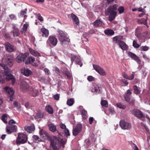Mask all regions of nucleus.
Wrapping results in <instances>:
<instances>
[{
	"label": "nucleus",
	"mask_w": 150,
	"mask_h": 150,
	"mask_svg": "<svg viewBox=\"0 0 150 150\" xmlns=\"http://www.w3.org/2000/svg\"><path fill=\"white\" fill-rule=\"evenodd\" d=\"M49 129L50 131L54 132L56 130V126L53 124H50L48 125Z\"/></svg>",
	"instance_id": "nucleus-28"
},
{
	"label": "nucleus",
	"mask_w": 150,
	"mask_h": 150,
	"mask_svg": "<svg viewBox=\"0 0 150 150\" xmlns=\"http://www.w3.org/2000/svg\"><path fill=\"white\" fill-rule=\"evenodd\" d=\"M40 136L44 139H46L49 137V134L45 130L42 129L40 132Z\"/></svg>",
	"instance_id": "nucleus-25"
},
{
	"label": "nucleus",
	"mask_w": 150,
	"mask_h": 150,
	"mask_svg": "<svg viewBox=\"0 0 150 150\" xmlns=\"http://www.w3.org/2000/svg\"><path fill=\"white\" fill-rule=\"evenodd\" d=\"M122 75L124 78L128 79L129 76L127 73L124 72L122 74Z\"/></svg>",
	"instance_id": "nucleus-54"
},
{
	"label": "nucleus",
	"mask_w": 150,
	"mask_h": 150,
	"mask_svg": "<svg viewBox=\"0 0 150 150\" xmlns=\"http://www.w3.org/2000/svg\"><path fill=\"white\" fill-rule=\"evenodd\" d=\"M33 141L35 142H37L38 141L40 142L41 141L40 139L38 136L37 135H34L33 137Z\"/></svg>",
	"instance_id": "nucleus-44"
},
{
	"label": "nucleus",
	"mask_w": 150,
	"mask_h": 150,
	"mask_svg": "<svg viewBox=\"0 0 150 150\" xmlns=\"http://www.w3.org/2000/svg\"><path fill=\"white\" fill-rule=\"evenodd\" d=\"M88 80L89 81H92L94 80V78L92 76H89L87 78Z\"/></svg>",
	"instance_id": "nucleus-53"
},
{
	"label": "nucleus",
	"mask_w": 150,
	"mask_h": 150,
	"mask_svg": "<svg viewBox=\"0 0 150 150\" xmlns=\"http://www.w3.org/2000/svg\"><path fill=\"white\" fill-rule=\"evenodd\" d=\"M133 90L134 93L136 95H138L140 93V91L138 88L136 86H133Z\"/></svg>",
	"instance_id": "nucleus-36"
},
{
	"label": "nucleus",
	"mask_w": 150,
	"mask_h": 150,
	"mask_svg": "<svg viewBox=\"0 0 150 150\" xmlns=\"http://www.w3.org/2000/svg\"><path fill=\"white\" fill-rule=\"evenodd\" d=\"M128 54L129 57L136 61L138 64H140L141 61L139 58L136 54L130 52H129Z\"/></svg>",
	"instance_id": "nucleus-16"
},
{
	"label": "nucleus",
	"mask_w": 150,
	"mask_h": 150,
	"mask_svg": "<svg viewBox=\"0 0 150 150\" xmlns=\"http://www.w3.org/2000/svg\"><path fill=\"white\" fill-rule=\"evenodd\" d=\"M134 75L133 74H132L131 75L128 77V79L129 80H132L134 79Z\"/></svg>",
	"instance_id": "nucleus-63"
},
{
	"label": "nucleus",
	"mask_w": 150,
	"mask_h": 150,
	"mask_svg": "<svg viewBox=\"0 0 150 150\" xmlns=\"http://www.w3.org/2000/svg\"><path fill=\"white\" fill-rule=\"evenodd\" d=\"M48 40L50 43L52 45L54 46L57 45V40L56 37L53 36H50Z\"/></svg>",
	"instance_id": "nucleus-21"
},
{
	"label": "nucleus",
	"mask_w": 150,
	"mask_h": 150,
	"mask_svg": "<svg viewBox=\"0 0 150 150\" xmlns=\"http://www.w3.org/2000/svg\"><path fill=\"white\" fill-rule=\"evenodd\" d=\"M116 105L117 107L121 109H124L126 108V106L120 103H117Z\"/></svg>",
	"instance_id": "nucleus-40"
},
{
	"label": "nucleus",
	"mask_w": 150,
	"mask_h": 150,
	"mask_svg": "<svg viewBox=\"0 0 150 150\" xmlns=\"http://www.w3.org/2000/svg\"><path fill=\"white\" fill-rule=\"evenodd\" d=\"M38 93V91L37 89H33L32 92V96L33 97H35L37 95Z\"/></svg>",
	"instance_id": "nucleus-45"
},
{
	"label": "nucleus",
	"mask_w": 150,
	"mask_h": 150,
	"mask_svg": "<svg viewBox=\"0 0 150 150\" xmlns=\"http://www.w3.org/2000/svg\"><path fill=\"white\" fill-rule=\"evenodd\" d=\"M65 74L68 78L69 79H70L71 77V74L70 72L69 71H67L65 73Z\"/></svg>",
	"instance_id": "nucleus-49"
},
{
	"label": "nucleus",
	"mask_w": 150,
	"mask_h": 150,
	"mask_svg": "<svg viewBox=\"0 0 150 150\" xmlns=\"http://www.w3.org/2000/svg\"><path fill=\"white\" fill-rule=\"evenodd\" d=\"M101 104L102 106L105 107H107L108 105V103L107 101L104 100H102L101 101Z\"/></svg>",
	"instance_id": "nucleus-41"
},
{
	"label": "nucleus",
	"mask_w": 150,
	"mask_h": 150,
	"mask_svg": "<svg viewBox=\"0 0 150 150\" xmlns=\"http://www.w3.org/2000/svg\"><path fill=\"white\" fill-rule=\"evenodd\" d=\"M71 60L72 64L73 62L75 61V63L80 65V67L82 65V64L81 63L79 58L75 55L71 54Z\"/></svg>",
	"instance_id": "nucleus-10"
},
{
	"label": "nucleus",
	"mask_w": 150,
	"mask_h": 150,
	"mask_svg": "<svg viewBox=\"0 0 150 150\" xmlns=\"http://www.w3.org/2000/svg\"><path fill=\"white\" fill-rule=\"evenodd\" d=\"M122 38L120 36H116L113 38V42L117 44L123 50H126L128 48L127 46L122 40Z\"/></svg>",
	"instance_id": "nucleus-4"
},
{
	"label": "nucleus",
	"mask_w": 150,
	"mask_h": 150,
	"mask_svg": "<svg viewBox=\"0 0 150 150\" xmlns=\"http://www.w3.org/2000/svg\"><path fill=\"white\" fill-rule=\"evenodd\" d=\"M12 25L13 30L11 32L13 34V36L14 37H17L20 34L19 30L18 28L15 26V24H13Z\"/></svg>",
	"instance_id": "nucleus-19"
},
{
	"label": "nucleus",
	"mask_w": 150,
	"mask_h": 150,
	"mask_svg": "<svg viewBox=\"0 0 150 150\" xmlns=\"http://www.w3.org/2000/svg\"><path fill=\"white\" fill-rule=\"evenodd\" d=\"M26 13V10L22 11L21 12V14L20 15V17H24V19H25L27 17V16L25 14Z\"/></svg>",
	"instance_id": "nucleus-43"
},
{
	"label": "nucleus",
	"mask_w": 150,
	"mask_h": 150,
	"mask_svg": "<svg viewBox=\"0 0 150 150\" xmlns=\"http://www.w3.org/2000/svg\"><path fill=\"white\" fill-rule=\"evenodd\" d=\"M4 46L6 50L8 52H13L14 50L13 47L8 42H6Z\"/></svg>",
	"instance_id": "nucleus-18"
},
{
	"label": "nucleus",
	"mask_w": 150,
	"mask_h": 150,
	"mask_svg": "<svg viewBox=\"0 0 150 150\" xmlns=\"http://www.w3.org/2000/svg\"><path fill=\"white\" fill-rule=\"evenodd\" d=\"M67 140L65 139H62L60 137H54L51 141V145L54 150H59L61 144L63 148L64 147V144H66Z\"/></svg>",
	"instance_id": "nucleus-1"
},
{
	"label": "nucleus",
	"mask_w": 150,
	"mask_h": 150,
	"mask_svg": "<svg viewBox=\"0 0 150 150\" xmlns=\"http://www.w3.org/2000/svg\"><path fill=\"white\" fill-rule=\"evenodd\" d=\"M71 16L73 23H75L77 25H78L79 24V21L77 16L73 13L71 14Z\"/></svg>",
	"instance_id": "nucleus-26"
},
{
	"label": "nucleus",
	"mask_w": 150,
	"mask_h": 150,
	"mask_svg": "<svg viewBox=\"0 0 150 150\" xmlns=\"http://www.w3.org/2000/svg\"><path fill=\"white\" fill-rule=\"evenodd\" d=\"M125 101L129 103H131L132 104H133L135 102V100H132V101H131L130 96L125 95Z\"/></svg>",
	"instance_id": "nucleus-34"
},
{
	"label": "nucleus",
	"mask_w": 150,
	"mask_h": 150,
	"mask_svg": "<svg viewBox=\"0 0 150 150\" xmlns=\"http://www.w3.org/2000/svg\"><path fill=\"white\" fill-rule=\"evenodd\" d=\"M30 53L33 55L35 56H40V54L38 52L35 51L32 49H30Z\"/></svg>",
	"instance_id": "nucleus-31"
},
{
	"label": "nucleus",
	"mask_w": 150,
	"mask_h": 150,
	"mask_svg": "<svg viewBox=\"0 0 150 150\" xmlns=\"http://www.w3.org/2000/svg\"><path fill=\"white\" fill-rule=\"evenodd\" d=\"M65 134L67 136H69L70 135L69 130L66 128L64 130Z\"/></svg>",
	"instance_id": "nucleus-51"
},
{
	"label": "nucleus",
	"mask_w": 150,
	"mask_h": 150,
	"mask_svg": "<svg viewBox=\"0 0 150 150\" xmlns=\"http://www.w3.org/2000/svg\"><path fill=\"white\" fill-rule=\"evenodd\" d=\"M0 66L4 69V74L6 75L5 78L7 81L10 80H11L12 83L14 84L15 82V80L14 76L11 74V71L10 69H8V67L6 64L3 63H0Z\"/></svg>",
	"instance_id": "nucleus-3"
},
{
	"label": "nucleus",
	"mask_w": 150,
	"mask_h": 150,
	"mask_svg": "<svg viewBox=\"0 0 150 150\" xmlns=\"http://www.w3.org/2000/svg\"><path fill=\"white\" fill-rule=\"evenodd\" d=\"M147 18L146 19L142 18L140 21V23L141 24H143L144 25H146L147 27L148 28L149 26L147 25Z\"/></svg>",
	"instance_id": "nucleus-39"
},
{
	"label": "nucleus",
	"mask_w": 150,
	"mask_h": 150,
	"mask_svg": "<svg viewBox=\"0 0 150 150\" xmlns=\"http://www.w3.org/2000/svg\"><path fill=\"white\" fill-rule=\"evenodd\" d=\"M58 33L57 38L61 45L63 47L68 46L70 41L68 35L62 31H59Z\"/></svg>",
	"instance_id": "nucleus-2"
},
{
	"label": "nucleus",
	"mask_w": 150,
	"mask_h": 150,
	"mask_svg": "<svg viewBox=\"0 0 150 150\" xmlns=\"http://www.w3.org/2000/svg\"><path fill=\"white\" fill-rule=\"evenodd\" d=\"M6 132L10 134L12 132H16L17 130V127L14 125H10L6 127Z\"/></svg>",
	"instance_id": "nucleus-12"
},
{
	"label": "nucleus",
	"mask_w": 150,
	"mask_h": 150,
	"mask_svg": "<svg viewBox=\"0 0 150 150\" xmlns=\"http://www.w3.org/2000/svg\"><path fill=\"white\" fill-rule=\"evenodd\" d=\"M93 25L96 27L103 26L104 24L103 22L99 19H97L93 23Z\"/></svg>",
	"instance_id": "nucleus-23"
},
{
	"label": "nucleus",
	"mask_w": 150,
	"mask_h": 150,
	"mask_svg": "<svg viewBox=\"0 0 150 150\" xmlns=\"http://www.w3.org/2000/svg\"><path fill=\"white\" fill-rule=\"evenodd\" d=\"M29 25V24L28 23L25 24L23 25L22 29L21 30V32L22 33H25L27 30V28Z\"/></svg>",
	"instance_id": "nucleus-35"
},
{
	"label": "nucleus",
	"mask_w": 150,
	"mask_h": 150,
	"mask_svg": "<svg viewBox=\"0 0 150 150\" xmlns=\"http://www.w3.org/2000/svg\"><path fill=\"white\" fill-rule=\"evenodd\" d=\"M60 127L62 129H65L66 128V126L63 124H61L60 125Z\"/></svg>",
	"instance_id": "nucleus-64"
},
{
	"label": "nucleus",
	"mask_w": 150,
	"mask_h": 150,
	"mask_svg": "<svg viewBox=\"0 0 150 150\" xmlns=\"http://www.w3.org/2000/svg\"><path fill=\"white\" fill-rule=\"evenodd\" d=\"M16 123V122L13 120H11L9 121V125H12V124Z\"/></svg>",
	"instance_id": "nucleus-56"
},
{
	"label": "nucleus",
	"mask_w": 150,
	"mask_h": 150,
	"mask_svg": "<svg viewBox=\"0 0 150 150\" xmlns=\"http://www.w3.org/2000/svg\"><path fill=\"white\" fill-rule=\"evenodd\" d=\"M13 105L14 107H16L18 109L21 108L20 104L17 101H14V102Z\"/></svg>",
	"instance_id": "nucleus-47"
},
{
	"label": "nucleus",
	"mask_w": 150,
	"mask_h": 150,
	"mask_svg": "<svg viewBox=\"0 0 150 150\" xmlns=\"http://www.w3.org/2000/svg\"><path fill=\"white\" fill-rule=\"evenodd\" d=\"M105 34L109 36H111L113 35L114 33V31L112 30L108 29L104 31Z\"/></svg>",
	"instance_id": "nucleus-32"
},
{
	"label": "nucleus",
	"mask_w": 150,
	"mask_h": 150,
	"mask_svg": "<svg viewBox=\"0 0 150 150\" xmlns=\"http://www.w3.org/2000/svg\"><path fill=\"white\" fill-rule=\"evenodd\" d=\"M82 125L80 124H78L76 127L74 128L72 131L73 134L74 136H76L81 130Z\"/></svg>",
	"instance_id": "nucleus-14"
},
{
	"label": "nucleus",
	"mask_w": 150,
	"mask_h": 150,
	"mask_svg": "<svg viewBox=\"0 0 150 150\" xmlns=\"http://www.w3.org/2000/svg\"><path fill=\"white\" fill-rule=\"evenodd\" d=\"M27 137L26 135L23 133H19L16 143L18 146L21 144L27 142Z\"/></svg>",
	"instance_id": "nucleus-5"
},
{
	"label": "nucleus",
	"mask_w": 150,
	"mask_h": 150,
	"mask_svg": "<svg viewBox=\"0 0 150 150\" xmlns=\"http://www.w3.org/2000/svg\"><path fill=\"white\" fill-rule=\"evenodd\" d=\"M46 110L50 114H52L53 113V110L52 107L50 105H47L45 107Z\"/></svg>",
	"instance_id": "nucleus-30"
},
{
	"label": "nucleus",
	"mask_w": 150,
	"mask_h": 150,
	"mask_svg": "<svg viewBox=\"0 0 150 150\" xmlns=\"http://www.w3.org/2000/svg\"><path fill=\"white\" fill-rule=\"evenodd\" d=\"M74 103V100L73 98H70L68 100L67 104L69 106H72Z\"/></svg>",
	"instance_id": "nucleus-38"
},
{
	"label": "nucleus",
	"mask_w": 150,
	"mask_h": 150,
	"mask_svg": "<svg viewBox=\"0 0 150 150\" xmlns=\"http://www.w3.org/2000/svg\"><path fill=\"white\" fill-rule=\"evenodd\" d=\"M141 50L144 51H146L148 50L149 48L147 46H142L141 47Z\"/></svg>",
	"instance_id": "nucleus-55"
},
{
	"label": "nucleus",
	"mask_w": 150,
	"mask_h": 150,
	"mask_svg": "<svg viewBox=\"0 0 150 150\" xmlns=\"http://www.w3.org/2000/svg\"><path fill=\"white\" fill-rule=\"evenodd\" d=\"M93 68L100 75L104 76L106 75L105 71L97 65L93 64Z\"/></svg>",
	"instance_id": "nucleus-9"
},
{
	"label": "nucleus",
	"mask_w": 150,
	"mask_h": 150,
	"mask_svg": "<svg viewBox=\"0 0 150 150\" xmlns=\"http://www.w3.org/2000/svg\"><path fill=\"white\" fill-rule=\"evenodd\" d=\"M130 112L132 114H134L139 118H142L144 117V115L139 110L137 109L131 110H130Z\"/></svg>",
	"instance_id": "nucleus-13"
},
{
	"label": "nucleus",
	"mask_w": 150,
	"mask_h": 150,
	"mask_svg": "<svg viewBox=\"0 0 150 150\" xmlns=\"http://www.w3.org/2000/svg\"><path fill=\"white\" fill-rule=\"evenodd\" d=\"M120 125L121 128L124 129H129L131 127V125L130 123L126 122L124 120H120Z\"/></svg>",
	"instance_id": "nucleus-8"
},
{
	"label": "nucleus",
	"mask_w": 150,
	"mask_h": 150,
	"mask_svg": "<svg viewBox=\"0 0 150 150\" xmlns=\"http://www.w3.org/2000/svg\"><path fill=\"white\" fill-rule=\"evenodd\" d=\"M102 88L99 85H96L92 89V92L96 93H100L101 92Z\"/></svg>",
	"instance_id": "nucleus-20"
},
{
	"label": "nucleus",
	"mask_w": 150,
	"mask_h": 150,
	"mask_svg": "<svg viewBox=\"0 0 150 150\" xmlns=\"http://www.w3.org/2000/svg\"><path fill=\"white\" fill-rule=\"evenodd\" d=\"M94 119L93 117H90L89 119V123L90 124H91L93 123V121Z\"/></svg>",
	"instance_id": "nucleus-62"
},
{
	"label": "nucleus",
	"mask_w": 150,
	"mask_h": 150,
	"mask_svg": "<svg viewBox=\"0 0 150 150\" xmlns=\"http://www.w3.org/2000/svg\"><path fill=\"white\" fill-rule=\"evenodd\" d=\"M35 60V59L34 57H29L26 60L25 63L26 64H31L33 66H37L38 64L34 62Z\"/></svg>",
	"instance_id": "nucleus-15"
},
{
	"label": "nucleus",
	"mask_w": 150,
	"mask_h": 150,
	"mask_svg": "<svg viewBox=\"0 0 150 150\" xmlns=\"http://www.w3.org/2000/svg\"><path fill=\"white\" fill-rule=\"evenodd\" d=\"M121 81L126 85H127L128 84V82L125 79H122L121 80Z\"/></svg>",
	"instance_id": "nucleus-59"
},
{
	"label": "nucleus",
	"mask_w": 150,
	"mask_h": 150,
	"mask_svg": "<svg viewBox=\"0 0 150 150\" xmlns=\"http://www.w3.org/2000/svg\"><path fill=\"white\" fill-rule=\"evenodd\" d=\"M7 118V116L5 114L3 115L1 117V119L2 121L5 124L7 123V122L6 121Z\"/></svg>",
	"instance_id": "nucleus-46"
},
{
	"label": "nucleus",
	"mask_w": 150,
	"mask_h": 150,
	"mask_svg": "<svg viewBox=\"0 0 150 150\" xmlns=\"http://www.w3.org/2000/svg\"><path fill=\"white\" fill-rule=\"evenodd\" d=\"M28 55V53L21 54L17 57L16 59V61L19 63H22L25 61Z\"/></svg>",
	"instance_id": "nucleus-7"
},
{
	"label": "nucleus",
	"mask_w": 150,
	"mask_h": 150,
	"mask_svg": "<svg viewBox=\"0 0 150 150\" xmlns=\"http://www.w3.org/2000/svg\"><path fill=\"white\" fill-rule=\"evenodd\" d=\"M44 71H45L46 74L47 75L49 74L50 73V70L47 68H45L44 69Z\"/></svg>",
	"instance_id": "nucleus-58"
},
{
	"label": "nucleus",
	"mask_w": 150,
	"mask_h": 150,
	"mask_svg": "<svg viewBox=\"0 0 150 150\" xmlns=\"http://www.w3.org/2000/svg\"><path fill=\"white\" fill-rule=\"evenodd\" d=\"M25 129L29 133H31L35 130V127L33 125H32L30 126H25Z\"/></svg>",
	"instance_id": "nucleus-22"
},
{
	"label": "nucleus",
	"mask_w": 150,
	"mask_h": 150,
	"mask_svg": "<svg viewBox=\"0 0 150 150\" xmlns=\"http://www.w3.org/2000/svg\"><path fill=\"white\" fill-rule=\"evenodd\" d=\"M21 88L22 90L26 91L29 88V86L26 83H24L21 86Z\"/></svg>",
	"instance_id": "nucleus-29"
},
{
	"label": "nucleus",
	"mask_w": 150,
	"mask_h": 150,
	"mask_svg": "<svg viewBox=\"0 0 150 150\" xmlns=\"http://www.w3.org/2000/svg\"><path fill=\"white\" fill-rule=\"evenodd\" d=\"M4 89L7 93L8 95L9 98L10 100L11 101H12L13 98L12 96L14 94V92L13 89L8 86L4 88Z\"/></svg>",
	"instance_id": "nucleus-11"
},
{
	"label": "nucleus",
	"mask_w": 150,
	"mask_h": 150,
	"mask_svg": "<svg viewBox=\"0 0 150 150\" xmlns=\"http://www.w3.org/2000/svg\"><path fill=\"white\" fill-rule=\"evenodd\" d=\"M9 17L12 20H16V18L15 16L13 14H11L10 15Z\"/></svg>",
	"instance_id": "nucleus-60"
},
{
	"label": "nucleus",
	"mask_w": 150,
	"mask_h": 150,
	"mask_svg": "<svg viewBox=\"0 0 150 150\" xmlns=\"http://www.w3.org/2000/svg\"><path fill=\"white\" fill-rule=\"evenodd\" d=\"M105 13L106 15H109V20L111 21L115 18L117 13L115 10H105Z\"/></svg>",
	"instance_id": "nucleus-6"
},
{
	"label": "nucleus",
	"mask_w": 150,
	"mask_h": 150,
	"mask_svg": "<svg viewBox=\"0 0 150 150\" xmlns=\"http://www.w3.org/2000/svg\"><path fill=\"white\" fill-rule=\"evenodd\" d=\"M38 19L41 21H43V19L42 18V16L40 14H38L37 15Z\"/></svg>",
	"instance_id": "nucleus-57"
},
{
	"label": "nucleus",
	"mask_w": 150,
	"mask_h": 150,
	"mask_svg": "<svg viewBox=\"0 0 150 150\" xmlns=\"http://www.w3.org/2000/svg\"><path fill=\"white\" fill-rule=\"evenodd\" d=\"M130 144L132 147V150H139L138 147L134 143L131 142Z\"/></svg>",
	"instance_id": "nucleus-42"
},
{
	"label": "nucleus",
	"mask_w": 150,
	"mask_h": 150,
	"mask_svg": "<svg viewBox=\"0 0 150 150\" xmlns=\"http://www.w3.org/2000/svg\"><path fill=\"white\" fill-rule=\"evenodd\" d=\"M41 31L42 33L43 37H47L49 35V31L45 28H42L41 29Z\"/></svg>",
	"instance_id": "nucleus-27"
},
{
	"label": "nucleus",
	"mask_w": 150,
	"mask_h": 150,
	"mask_svg": "<svg viewBox=\"0 0 150 150\" xmlns=\"http://www.w3.org/2000/svg\"><path fill=\"white\" fill-rule=\"evenodd\" d=\"M132 89L130 90L128 89L127 91V93L125 95L130 96L132 94Z\"/></svg>",
	"instance_id": "nucleus-52"
},
{
	"label": "nucleus",
	"mask_w": 150,
	"mask_h": 150,
	"mask_svg": "<svg viewBox=\"0 0 150 150\" xmlns=\"http://www.w3.org/2000/svg\"><path fill=\"white\" fill-rule=\"evenodd\" d=\"M117 5L116 4H114L109 7L108 9H117Z\"/></svg>",
	"instance_id": "nucleus-48"
},
{
	"label": "nucleus",
	"mask_w": 150,
	"mask_h": 150,
	"mask_svg": "<svg viewBox=\"0 0 150 150\" xmlns=\"http://www.w3.org/2000/svg\"><path fill=\"white\" fill-rule=\"evenodd\" d=\"M37 116L39 118H42L43 117V113L40 110H38L37 113Z\"/></svg>",
	"instance_id": "nucleus-37"
},
{
	"label": "nucleus",
	"mask_w": 150,
	"mask_h": 150,
	"mask_svg": "<svg viewBox=\"0 0 150 150\" xmlns=\"http://www.w3.org/2000/svg\"><path fill=\"white\" fill-rule=\"evenodd\" d=\"M133 45L134 47L136 48H138L139 47V45L137 44L135 40L133 41Z\"/></svg>",
	"instance_id": "nucleus-50"
},
{
	"label": "nucleus",
	"mask_w": 150,
	"mask_h": 150,
	"mask_svg": "<svg viewBox=\"0 0 150 150\" xmlns=\"http://www.w3.org/2000/svg\"><path fill=\"white\" fill-rule=\"evenodd\" d=\"M54 98L56 100H58L59 98V96L58 94H56L54 96Z\"/></svg>",
	"instance_id": "nucleus-61"
},
{
	"label": "nucleus",
	"mask_w": 150,
	"mask_h": 150,
	"mask_svg": "<svg viewBox=\"0 0 150 150\" xmlns=\"http://www.w3.org/2000/svg\"><path fill=\"white\" fill-rule=\"evenodd\" d=\"M82 116L83 118L86 119L87 117V112L85 110H82L81 111Z\"/></svg>",
	"instance_id": "nucleus-33"
},
{
	"label": "nucleus",
	"mask_w": 150,
	"mask_h": 150,
	"mask_svg": "<svg viewBox=\"0 0 150 150\" xmlns=\"http://www.w3.org/2000/svg\"><path fill=\"white\" fill-rule=\"evenodd\" d=\"M13 59L12 57H8L6 59H3V61H5L6 63L11 66L13 65Z\"/></svg>",
	"instance_id": "nucleus-24"
},
{
	"label": "nucleus",
	"mask_w": 150,
	"mask_h": 150,
	"mask_svg": "<svg viewBox=\"0 0 150 150\" xmlns=\"http://www.w3.org/2000/svg\"><path fill=\"white\" fill-rule=\"evenodd\" d=\"M21 72L22 74L25 76H28L31 74L32 72L27 68H23L21 70Z\"/></svg>",
	"instance_id": "nucleus-17"
}]
</instances>
